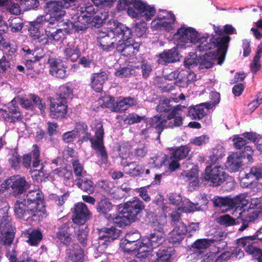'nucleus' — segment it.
<instances>
[{"label": "nucleus", "instance_id": "nucleus-1", "mask_svg": "<svg viewBox=\"0 0 262 262\" xmlns=\"http://www.w3.org/2000/svg\"><path fill=\"white\" fill-rule=\"evenodd\" d=\"M14 213L17 219L26 221L30 220L39 222L41 220L36 213L32 207L30 206L26 199L17 200L13 206Z\"/></svg>", "mask_w": 262, "mask_h": 262}, {"label": "nucleus", "instance_id": "nucleus-2", "mask_svg": "<svg viewBox=\"0 0 262 262\" xmlns=\"http://www.w3.org/2000/svg\"><path fill=\"white\" fill-rule=\"evenodd\" d=\"M26 202L32 207L39 217L42 220L46 216L44 195L40 190L29 191L26 196Z\"/></svg>", "mask_w": 262, "mask_h": 262}, {"label": "nucleus", "instance_id": "nucleus-3", "mask_svg": "<svg viewBox=\"0 0 262 262\" xmlns=\"http://www.w3.org/2000/svg\"><path fill=\"white\" fill-rule=\"evenodd\" d=\"M226 173L220 166L212 168V166L207 165L204 173V177L201 180L206 181V184L210 186H218L221 185L226 180Z\"/></svg>", "mask_w": 262, "mask_h": 262}, {"label": "nucleus", "instance_id": "nucleus-4", "mask_svg": "<svg viewBox=\"0 0 262 262\" xmlns=\"http://www.w3.org/2000/svg\"><path fill=\"white\" fill-rule=\"evenodd\" d=\"M230 40L231 38L228 35L213 36L211 38L212 50H215L212 53L216 54V56H218L217 64L219 65L223 64L225 60Z\"/></svg>", "mask_w": 262, "mask_h": 262}, {"label": "nucleus", "instance_id": "nucleus-5", "mask_svg": "<svg viewBox=\"0 0 262 262\" xmlns=\"http://www.w3.org/2000/svg\"><path fill=\"white\" fill-rule=\"evenodd\" d=\"M45 26V32L46 36H48L51 41L58 42L62 41L66 35L71 33L70 29L58 28L59 21L49 20L48 19Z\"/></svg>", "mask_w": 262, "mask_h": 262}, {"label": "nucleus", "instance_id": "nucleus-6", "mask_svg": "<svg viewBox=\"0 0 262 262\" xmlns=\"http://www.w3.org/2000/svg\"><path fill=\"white\" fill-rule=\"evenodd\" d=\"M48 63L49 74L52 76L60 79H65L69 76L70 73L68 67L61 60L49 58Z\"/></svg>", "mask_w": 262, "mask_h": 262}, {"label": "nucleus", "instance_id": "nucleus-7", "mask_svg": "<svg viewBox=\"0 0 262 262\" xmlns=\"http://www.w3.org/2000/svg\"><path fill=\"white\" fill-rule=\"evenodd\" d=\"M198 37V32L192 27H181L173 35V39L178 43L184 46L186 43H194Z\"/></svg>", "mask_w": 262, "mask_h": 262}, {"label": "nucleus", "instance_id": "nucleus-8", "mask_svg": "<svg viewBox=\"0 0 262 262\" xmlns=\"http://www.w3.org/2000/svg\"><path fill=\"white\" fill-rule=\"evenodd\" d=\"M5 188H11L12 194L16 196L25 192L29 187V184L24 177L19 176H13L5 181Z\"/></svg>", "mask_w": 262, "mask_h": 262}, {"label": "nucleus", "instance_id": "nucleus-9", "mask_svg": "<svg viewBox=\"0 0 262 262\" xmlns=\"http://www.w3.org/2000/svg\"><path fill=\"white\" fill-rule=\"evenodd\" d=\"M144 209V203L138 197H134L125 202L123 208L135 221L140 219Z\"/></svg>", "mask_w": 262, "mask_h": 262}, {"label": "nucleus", "instance_id": "nucleus-10", "mask_svg": "<svg viewBox=\"0 0 262 262\" xmlns=\"http://www.w3.org/2000/svg\"><path fill=\"white\" fill-rule=\"evenodd\" d=\"M97 45L104 52H110L113 50L115 44L118 40L114 30L107 32H99L96 38Z\"/></svg>", "mask_w": 262, "mask_h": 262}, {"label": "nucleus", "instance_id": "nucleus-11", "mask_svg": "<svg viewBox=\"0 0 262 262\" xmlns=\"http://www.w3.org/2000/svg\"><path fill=\"white\" fill-rule=\"evenodd\" d=\"M164 232L161 227L155 228L149 235L142 238L143 247L151 249L157 248L164 241Z\"/></svg>", "mask_w": 262, "mask_h": 262}, {"label": "nucleus", "instance_id": "nucleus-12", "mask_svg": "<svg viewBox=\"0 0 262 262\" xmlns=\"http://www.w3.org/2000/svg\"><path fill=\"white\" fill-rule=\"evenodd\" d=\"M40 153L39 146L36 144H33L31 151L23 155L21 160L23 166L30 169L38 168L41 162Z\"/></svg>", "mask_w": 262, "mask_h": 262}, {"label": "nucleus", "instance_id": "nucleus-13", "mask_svg": "<svg viewBox=\"0 0 262 262\" xmlns=\"http://www.w3.org/2000/svg\"><path fill=\"white\" fill-rule=\"evenodd\" d=\"M72 213V221L76 224L84 225L92 217L87 206L82 202L74 205Z\"/></svg>", "mask_w": 262, "mask_h": 262}, {"label": "nucleus", "instance_id": "nucleus-14", "mask_svg": "<svg viewBox=\"0 0 262 262\" xmlns=\"http://www.w3.org/2000/svg\"><path fill=\"white\" fill-rule=\"evenodd\" d=\"M64 7L61 2L49 1L46 4L45 9L47 13L43 16H47L49 20L59 21L65 15V11L63 10Z\"/></svg>", "mask_w": 262, "mask_h": 262}, {"label": "nucleus", "instance_id": "nucleus-15", "mask_svg": "<svg viewBox=\"0 0 262 262\" xmlns=\"http://www.w3.org/2000/svg\"><path fill=\"white\" fill-rule=\"evenodd\" d=\"M74 229L71 222L63 223L58 228L55 232L56 238L61 244L69 246L72 241Z\"/></svg>", "mask_w": 262, "mask_h": 262}, {"label": "nucleus", "instance_id": "nucleus-16", "mask_svg": "<svg viewBox=\"0 0 262 262\" xmlns=\"http://www.w3.org/2000/svg\"><path fill=\"white\" fill-rule=\"evenodd\" d=\"M68 114L67 102L55 99L51 101L49 115L52 119L61 120L66 118Z\"/></svg>", "mask_w": 262, "mask_h": 262}, {"label": "nucleus", "instance_id": "nucleus-17", "mask_svg": "<svg viewBox=\"0 0 262 262\" xmlns=\"http://www.w3.org/2000/svg\"><path fill=\"white\" fill-rule=\"evenodd\" d=\"M210 108L211 104L208 102L191 105L188 107L187 115L192 119L200 120L207 115Z\"/></svg>", "mask_w": 262, "mask_h": 262}, {"label": "nucleus", "instance_id": "nucleus-18", "mask_svg": "<svg viewBox=\"0 0 262 262\" xmlns=\"http://www.w3.org/2000/svg\"><path fill=\"white\" fill-rule=\"evenodd\" d=\"M135 234H128L126 236L125 241L126 243L124 247V252L127 253L134 252L138 255L142 253L143 245L142 242H138L139 236L134 237Z\"/></svg>", "mask_w": 262, "mask_h": 262}, {"label": "nucleus", "instance_id": "nucleus-19", "mask_svg": "<svg viewBox=\"0 0 262 262\" xmlns=\"http://www.w3.org/2000/svg\"><path fill=\"white\" fill-rule=\"evenodd\" d=\"M107 79L108 76L104 71L93 73L91 76L90 86L95 92L100 93L103 90V84Z\"/></svg>", "mask_w": 262, "mask_h": 262}, {"label": "nucleus", "instance_id": "nucleus-20", "mask_svg": "<svg viewBox=\"0 0 262 262\" xmlns=\"http://www.w3.org/2000/svg\"><path fill=\"white\" fill-rule=\"evenodd\" d=\"M0 113L4 120L7 122L14 123L23 119L18 106L8 107V111L0 108Z\"/></svg>", "mask_w": 262, "mask_h": 262}, {"label": "nucleus", "instance_id": "nucleus-21", "mask_svg": "<svg viewBox=\"0 0 262 262\" xmlns=\"http://www.w3.org/2000/svg\"><path fill=\"white\" fill-rule=\"evenodd\" d=\"M137 104V100L134 98L131 97H120L115 102V105L114 106V112L123 113L126 111L128 108L136 105Z\"/></svg>", "mask_w": 262, "mask_h": 262}, {"label": "nucleus", "instance_id": "nucleus-22", "mask_svg": "<svg viewBox=\"0 0 262 262\" xmlns=\"http://www.w3.org/2000/svg\"><path fill=\"white\" fill-rule=\"evenodd\" d=\"M178 49L173 48L170 50H165L159 54L158 62L162 65H167L173 63L178 60Z\"/></svg>", "mask_w": 262, "mask_h": 262}, {"label": "nucleus", "instance_id": "nucleus-23", "mask_svg": "<svg viewBox=\"0 0 262 262\" xmlns=\"http://www.w3.org/2000/svg\"><path fill=\"white\" fill-rule=\"evenodd\" d=\"M68 259L72 262H84V251L82 248L77 243L73 244L68 250Z\"/></svg>", "mask_w": 262, "mask_h": 262}, {"label": "nucleus", "instance_id": "nucleus-24", "mask_svg": "<svg viewBox=\"0 0 262 262\" xmlns=\"http://www.w3.org/2000/svg\"><path fill=\"white\" fill-rule=\"evenodd\" d=\"M47 16H43L40 15L38 16L34 21L29 22V26L28 27V31L30 35L32 37H39L40 34L39 28L42 26H45L48 23Z\"/></svg>", "mask_w": 262, "mask_h": 262}, {"label": "nucleus", "instance_id": "nucleus-25", "mask_svg": "<svg viewBox=\"0 0 262 262\" xmlns=\"http://www.w3.org/2000/svg\"><path fill=\"white\" fill-rule=\"evenodd\" d=\"M121 232L120 230L114 227L104 228L99 232V239L104 242H113L119 237Z\"/></svg>", "mask_w": 262, "mask_h": 262}, {"label": "nucleus", "instance_id": "nucleus-26", "mask_svg": "<svg viewBox=\"0 0 262 262\" xmlns=\"http://www.w3.org/2000/svg\"><path fill=\"white\" fill-rule=\"evenodd\" d=\"M77 186L89 194H93L95 190V186L92 179L86 177H81L75 180Z\"/></svg>", "mask_w": 262, "mask_h": 262}, {"label": "nucleus", "instance_id": "nucleus-27", "mask_svg": "<svg viewBox=\"0 0 262 262\" xmlns=\"http://www.w3.org/2000/svg\"><path fill=\"white\" fill-rule=\"evenodd\" d=\"M73 130L78 137L79 142H87L90 139L91 133L88 132V126L85 123L82 122L76 123Z\"/></svg>", "mask_w": 262, "mask_h": 262}, {"label": "nucleus", "instance_id": "nucleus-28", "mask_svg": "<svg viewBox=\"0 0 262 262\" xmlns=\"http://www.w3.org/2000/svg\"><path fill=\"white\" fill-rule=\"evenodd\" d=\"M130 6L127 8V14L132 18H138L143 12L146 7V4L141 0H130Z\"/></svg>", "mask_w": 262, "mask_h": 262}, {"label": "nucleus", "instance_id": "nucleus-29", "mask_svg": "<svg viewBox=\"0 0 262 262\" xmlns=\"http://www.w3.org/2000/svg\"><path fill=\"white\" fill-rule=\"evenodd\" d=\"M107 219L109 220H113V222L119 227H125L127 225H129L132 222L135 221L128 214L127 212L122 209L119 215L114 217L111 214L107 216Z\"/></svg>", "mask_w": 262, "mask_h": 262}, {"label": "nucleus", "instance_id": "nucleus-30", "mask_svg": "<svg viewBox=\"0 0 262 262\" xmlns=\"http://www.w3.org/2000/svg\"><path fill=\"white\" fill-rule=\"evenodd\" d=\"M30 172L33 180L38 183L46 181L50 174V171L46 169V166L43 165L42 163L39 169H37V168H31Z\"/></svg>", "mask_w": 262, "mask_h": 262}, {"label": "nucleus", "instance_id": "nucleus-31", "mask_svg": "<svg viewBox=\"0 0 262 262\" xmlns=\"http://www.w3.org/2000/svg\"><path fill=\"white\" fill-rule=\"evenodd\" d=\"M150 126L157 130L158 139H159L161 133L166 128L165 114L154 116L150 119Z\"/></svg>", "mask_w": 262, "mask_h": 262}, {"label": "nucleus", "instance_id": "nucleus-32", "mask_svg": "<svg viewBox=\"0 0 262 262\" xmlns=\"http://www.w3.org/2000/svg\"><path fill=\"white\" fill-rule=\"evenodd\" d=\"M64 58L68 61H76L81 56V53L78 46H70L68 45L63 51Z\"/></svg>", "mask_w": 262, "mask_h": 262}, {"label": "nucleus", "instance_id": "nucleus-33", "mask_svg": "<svg viewBox=\"0 0 262 262\" xmlns=\"http://www.w3.org/2000/svg\"><path fill=\"white\" fill-rule=\"evenodd\" d=\"M113 205L108 198L105 196L101 197L97 203L96 210L98 212L103 214L107 218L110 214L108 213L112 210Z\"/></svg>", "mask_w": 262, "mask_h": 262}, {"label": "nucleus", "instance_id": "nucleus-34", "mask_svg": "<svg viewBox=\"0 0 262 262\" xmlns=\"http://www.w3.org/2000/svg\"><path fill=\"white\" fill-rule=\"evenodd\" d=\"M114 32L116 34L118 40L124 41V42L130 41L132 36V32L130 29L122 25L117 26L114 28Z\"/></svg>", "mask_w": 262, "mask_h": 262}, {"label": "nucleus", "instance_id": "nucleus-35", "mask_svg": "<svg viewBox=\"0 0 262 262\" xmlns=\"http://www.w3.org/2000/svg\"><path fill=\"white\" fill-rule=\"evenodd\" d=\"M121 164L128 167L127 173L132 177H138L144 172L142 166L135 162L128 163L126 160H121Z\"/></svg>", "mask_w": 262, "mask_h": 262}, {"label": "nucleus", "instance_id": "nucleus-36", "mask_svg": "<svg viewBox=\"0 0 262 262\" xmlns=\"http://www.w3.org/2000/svg\"><path fill=\"white\" fill-rule=\"evenodd\" d=\"M242 157L237 152L231 154L228 157L227 161V166L232 171H237L242 165Z\"/></svg>", "mask_w": 262, "mask_h": 262}, {"label": "nucleus", "instance_id": "nucleus-37", "mask_svg": "<svg viewBox=\"0 0 262 262\" xmlns=\"http://www.w3.org/2000/svg\"><path fill=\"white\" fill-rule=\"evenodd\" d=\"M116 48L117 52L125 57H129L135 54L134 49L131 46L130 41L124 42V41L118 40Z\"/></svg>", "mask_w": 262, "mask_h": 262}, {"label": "nucleus", "instance_id": "nucleus-38", "mask_svg": "<svg viewBox=\"0 0 262 262\" xmlns=\"http://www.w3.org/2000/svg\"><path fill=\"white\" fill-rule=\"evenodd\" d=\"M73 97V89L69 84L67 83L59 87V93L57 95L56 99L67 102V100L72 99Z\"/></svg>", "mask_w": 262, "mask_h": 262}, {"label": "nucleus", "instance_id": "nucleus-39", "mask_svg": "<svg viewBox=\"0 0 262 262\" xmlns=\"http://www.w3.org/2000/svg\"><path fill=\"white\" fill-rule=\"evenodd\" d=\"M218 56L216 54L210 52L206 53L204 55L200 57L199 63L202 68L209 69L212 67L213 64V61L215 60L217 61Z\"/></svg>", "mask_w": 262, "mask_h": 262}, {"label": "nucleus", "instance_id": "nucleus-40", "mask_svg": "<svg viewBox=\"0 0 262 262\" xmlns=\"http://www.w3.org/2000/svg\"><path fill=\"white\" fill-rule=\"evenodd\" d=\"M104 129L101 122H99L96 125V130L95 133V138L91 135L90 141L91 145L104 144Z\"/></svg>", "mask_w": 262, "mask_h": 262}, {"label": "nucleus", "instance_id": "nucleus-41", "mask_svg": "<svg viewBox=\"0 0 262 262\" xmlns=\"http://www.w3.org/2000/svg\"><path fill=\"white\" fill-rule=\"evenodd\" d=\"M242 220L243 221L242 225L239 228L240 231H243L249 226V223L253 222L258 217V213L257 211L247 212H244L241 214Z\"/></svg>", "mask_w": 262, "mask_h": 262}, {"label": "nucleus", "instance_id": "nucleus-42", "mask_svg": "<svg viewBox=\"0 0 262 262\" xmlns=\"http://www.w3.org/2000/svg\"><path fill=\"white\" fill-rule=\"evenodd\" d=\"M134 67L137 69H141L142 77L144 79L147 78L152 71V67L150 64L146 60L142 58L138 60Z\"/></svg>", "mask_w": 262, "mask_h": 262}, {"label": "nucleus", "instance_id": "nucleus-43", "mask_svg": "<svg viewBox=\"0 0 262 262\" xmlns=\"http://www.w3.org/2000/svg\"><path fill=\"white\" fill-rule=\"evenodd\" d=\"M172 100L171 99L165 97L161 98L159 101L158 104L156 106V110L157 112L165 115L170 113L172 109V105L170 103Z\"/></svg>", "mask_w": 262, "mask_h": 262}, {"label": "nucleus", "instance_id": "nucleus-44", "mask_svg": "<svg viewBox=\"0 0 262 262\" xmlns=\"http://www.w3.org/2000/svg\"><path fill=\"white\" fill-rule=\"evenodd\" d=\"M208 36L207 37H200L198 33V37L196 38V42L193 44H196L197 50L200 52H204L205 51L212 50V40L211 38L209 41H208Z\"/></svg>", "mask_w": 262, "mask_h": 262}, {"label": "nucleus", "instance_id": "nucleus-45", "mask_svg": "<svg viewBox=\"0 0 262 262\" xmlns=\"http://www.w3.org/2000/svg\"><path fill=\"white\" fill-rule=\"evenodd\" d=\"M91 147L95 151L100 163L106 164L108 162V156L104 144L91 145Z\"/></svg>", "mask_w": 262, "mask_h": 262}, {"label": "nucleus", "instance_id": "nucleus-46", "mask_svg": "<svg viewBox=\"0 0 262 262\" xmlns=\"http://www.w3.org/2000/svg\"><path fill=\"white\" fill-rule=\"evenodd\" d=\"M131 147L130 143L128 142H122L119 144L117 151L118 152L119 157L122 158V160H126L127 157L130 159L133 155L131 152Z\"/></svg>", "mask_w": 262, "mask_h": 262}, {"label": "nucleus", "instance_id": "nucleus-47", "mask_svg": "<svg viewBox=\"0 0 262 262\" xmlns=\"http://www.w3.org/2000/svg\"><path fill=\"white\" fill-rule=\"evenodd\" d=\"M91 4H85L83 6L80 7L79 11L83 14L82 17L85 18L88 21L91 20V17H93L97 12L98 8Z\"/></svg>", "mask_w": 262, "mask_h": 262}, {"label": "nucleus", "instance_id": "nucleus-48", "mask_svg": "<svg viewBox=\"0 0 262 262\" xmlns=\"http://www.w3.org/2000/svg\"><path fill=\"white\" fill-rule=\"evenodd\" d=\"M173 251V248L170 247H163L159 249L157 252L159 262H170V258Z\"/></svg>", "mask_w": 262, "mask_h": 262}, {"label": "nucleus", "instance_id": "nucleus-49", "mask_svg": "<svg viewBox=\"0 0 262 262\" xmlns=\"http://www.w3.org/2000/svg\"><path fill=\"white\" fill-rule=\"evenodd\" d=\"M43 238L42 234L39 229H33L29 234L27 243L31 246H37Z\"/></svg>", "mask_w": 262, "mask_h": 262}, {"label": "nucleus", "instance_id": "nucleus-50", "mask_svg": "<svg viewBox=\"0 0 262 262\" xmlns=\"http://www.w3.org/2000/svg\"><path fill=\"white\" fill-rule=\"evenodd\" d=\"M167 155L157 154L149 159V164L154 168H160L166 163Z\"/></svg>", "mask_w": 262, "mask_h": 262}, {"label": "nucleus", "instance_id": "nucleus-51", "mask_svg": "<svg viewBox=\"0 0 262 262\" xmlns=\"http://www.w3.org/2000/svg\"><path fill=\"white\" fill-rule=\"evenodd\" d=\"M190 152V148L187 146H181L177 147L170 154L171 158L181 160L186 158Z\"/></svg>", "mask_w": 262, "mask_h": 262}, {"label": "nucleus", "instance_id": "nucleus-52", "mask_svg": "<svg viewBox=\"0 0 262 262\" xmlns=\"http://www.w3.org/2000/svg\"><path fill=\"white\" fill-rule=\"evenodd\" d=\"M89 232V228L85 226L84 228L79 227L76 233L77 240L84 248L88 245Z\"/></svg>", "mask_w": 262, "mask_h": 262}, {"label": "nucleus", "instance_id": "nucleus-53", "mask_svg": "<svg viewBox=\"0 0 262 262\" xmlns=\"http://www.w3.org/2000/svg\"><path fill=\"white\" fill-rule=\"evenodd\" d=\"M170 114L165 115L166 128H173L181 126L183 124V118L181 116L176 115L174 117L170 118Z\"/></svg>", "mask_w": 262, "mask_h": 262}, {"label": "nucleus", "instance_id": "nucleus-54", "mask_svg": "<svg viewBox=\"0 0 262 262\" xmlns=\"http://www.w3.org/2000/svg\"><path fill=\"white\" fill-rule=\"evenodd\" d=\"M11 64L8 59V56L5 54L0 59V73L6 76L11 71Z\"/></svg>", "mask_w": 262, "mask_h": 262}, {"label": "nucleus", "instance_id": "nucleus-55", "mask_svg": "<svg viewBox=\"0 0 262 262\" xmlns=\"http://www.w3.org/2000/svg\"><path fill=\"white\" fill-rule=\"evenodd\" d=\"M173 24L165 20H154L151 23V26L154 30H158L163 28L166 31H170L172 29Z\"/></svg>", "mask_w": 262, "mask_h": 262}, {"label": "nucleus", "instance_id": "nucleus-56", "mask_svg": "<svg viewBox=\"0 0 262 262\" xmlns=\"http://www.w3.org/2000/svg\"><path fill=\"white\" fill-rule=\"evenodd\" d=\"M257 239L262 242V227L254 235L246 236L242 238L239 242V244L242 245L243 247H246L247 244H250V242H252Z\"/></svg>", "mask_w": 262, "mask_h": 262}, {"label": "nucleus", "instance_id": "nucleus-57", "mask_svg": "<svg viewBox=\"0 0 262 262\" xmlns=\"http://www.w3.org/2000/svg\"><path fill=\"white\" fill-rule=\"evenodd\" d=\"M213 203L215 207H223L228 206L232 208V205L233 204V201L232 198L229 197H217L214 198Z\"/></svg>", "mask_w": 262, "mask_h": 262}, {"label": "nucleus", "instance_id": "nucleus-58", "mask_svg": "<svg viewBox=\"0 0 262 262\" xmlns=\"http://www.w3.org/2000/svg\"><path fill=\"white\" fill-rule=\"evenodd\" d=\"M187 70H182L179 71V76L177 77L175 83L179 86L182 88H186L189 85L188 82Z\"/></svg>", "mask_w": 262, "mask_h": 262}, {"label": "nucleus", "instance_id": "nucleus-59", "mask_svg": "<svg viewBox=\"0 0 262 262\" xmlns=\"http://www.w3.org/2000/svg\"><path fill=\"white\" fill-rule=\"evenodd\" d=\"M101 100L103 102L101 104V106L102 108H107L114 112V106L115 105V97L108 95H105L101 97Z\"/></svg>", "mask_w": 262, "mask_h": 262}, {"label": "nucleus", "instance_id": "nucleus-60", "mask_svg": "<svg viewBox=\"0 0 262 262\" xmlns=\"http://www.w3.org/2000/svg\"><path fill=\"white\" fill-rule=\"evenodd\" d=\"M135 68L134 66H130L126 67H124L120 70H118L116 74L120 77H126L132 75H136Z\"/></svg>", "mask_w": 262, "mask_h": 262}, {"label": "nucleus", "instance_id": "nucleus-61", "mask_svg": "<svg viewBox=\"0 0 262 262\" xmlns=\"http://www.w3.org/2000/svg\"><path fill=\"white\" fill-rule=\"evenodd\" d=\"M225 155L222 149L213 148L212 154L209 156V165L216 164Z\"/></svg>", "mask_w": 262, "mask_h": 262}, {"label": "nucleus", "instance_id": "nucleus-62", "mask_svg": "<svg viewBox=\"0 0 262 262\" xmlns=\"http://www.w3.org/2000/svg\"><path fill=\"white\" fill-rule=\"evenodd\" d=\"M20 4L24 11H29L37 8L39 2L38 0H20Z\"/></svg>", "mask_w": 262, "mask_h": 262}, {"label": "nucleus", "instance_id": "nucleus-63", "mask_svg": "<svg viewBox=\"0 0 262 262\" xmlns=\"http://www.w3.org/2000/svg\"><path fill=\"white\" fill-rule=\"evenodd\" d=\"M246 251L251 254L258 262H262V249L254 247L248 244L246 248Z\"/></svg>", "mask_w": 262, "mask_h": 262}, {"label": "nucleus", "instance_id": "nucleus-64", "mask_svg": "<svg viewBox=\"0 0 262 262\" xmlns=\"http://www.w3.org/2000/svg\"><path fill=\"white\" fill-rule=\"evenodd\" d=\"M252 176L256 180L262 178V166H256L251 168L249 173L245 174L246 179H249Z\"/></svg>", "mask_w": 262, "mask_h": 262}]
</instances>
